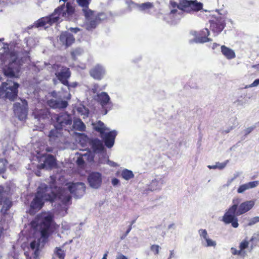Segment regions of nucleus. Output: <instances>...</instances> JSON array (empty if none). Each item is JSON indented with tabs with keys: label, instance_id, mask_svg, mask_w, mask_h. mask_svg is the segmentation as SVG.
I'll list each match as a JSON object with an SVG mask.
<instances>
[{
	"label": "nucleus",
	"instance_id": "1",
	"mask_svg": "<svg viewBox=\"0 0 259 259\" xmlns=\"http://www.w3.org/2000/svg\"><path fill=\"white\" fill-rule=\"evenodd\" d=\"M50 178L51 181L49 186L44 184L38 187L35 197L30 203L31 209L39 210L44 206L45 201L53 202L58 199L67 203L71 200V196L69 194L66 195L65 189L56 186L55 178L51 176Z\"/></svg>",
	"mask_w": 259,
	"mask_h": 259
},
{
	"label": "nucleus",
	"instance_id": "2",
	"mask_svg": "<svg viewBox=\"0 0 259 259\" xmlns=\"http://www.w3.org/2000/svg\"><path fill=\"white\" fill-rule=\"evenodd\" d=\"M75 9L70 2H67L66 5L63 4L56 8L54 12L49 16L44 17L34 23L36 27H44L47 24L52 25L53 24L58 22L60 19V16L64 18H69L74 13Z\"/></svg>",
	"mask_w": 259,
	"mask_h": 259
},
{
	"label": "nucleus",
	"instance_id": "3",
	"mask_svg": "<svg viewBox=\"0 0 259 259\" xmlns=\"http://www.w3.org/2000/svg\"><path fill=\"white\" fill-rule=\"evenodd\" d=\"M91 0H76L78 5L84 9L82 10L86 22V29L91 30L96 28L101 22L107 19V16L104 13H99L95 15V12L89 9Z\"/></svg>",
	"mask_w": 259,
	"mask_h": 259
},
{
	"label": "nucleus",
	"instance_id": "4",
	"mask_svg": "<svg viewBox=\"0 0 259 259\" xmlns=\"http://www.w3.org/2000/svg\"><path fill=\"white\" fill-rule=\"evenodd\" d=\"M54 118L56 120L55 129L51 130L49 137L51 141H55L61 135L58 130L64 129L69 132L72 124V119L70 115L66 112L55 114Z\"/></svg>",
	"mask_w": 259,
	"mask_h": 259
},
{
	"label": "nucleus",
	"instance_id": "5",
	"mask_svg": "<svg viewBox=\"0 0 259 259\" xmlns=\"http://www.w3.org/2000/svg\"><path fill=\"white\" fill-rule=\"evenodd\" d=\"M54 222L53 217L47 215L42 217L39 220L38 227L40 233L41 237L47 240L54 231Z\"/></svg>",
	"mask_w": 259,
	"mask_h": 259
},
{
	"label": "nucleus",
	"instance_id": "6",
	"mask_svg": "<svg viewBox=\"0 0 259 259\" xmlns=\"http://www.w3.org/2000/svg\"><path fill=\"white\" fill-rule=\"evenodd\" d=\"M19 84L11 80L3 82L0 86V98L4 96L5 98L14 100L18 96Z\"/></svg>",
	"mask_w": 259,
	"mask_h": 259
},
{
	"label": "nucleus",
	"instance_id": "7",
	"mask_svg": "<svg viewBox=\"0 0 259 259\" xmlns=\"http://www.w3.org/2000/svg\"><path fill=\"white\" fill-rule=\"evenodd\" d=\"M170 5L173 8H178L188 13L198 11L202 8V4L192 1L182 0L179 4L175 1H170Z\"/></svg>",
	"mask_w": 259,
	"mask_h": 259
},
{
	"label": "nucleus",
	"instance_id": "8",
	"mask_svg": "<svg viewBox=\"0 0 259 259\" xmlns=\"http://www.w3.org/2000/svg\"><path fill=\"white\" fill-rule=\"evenodd\" d=\"M52 69L56 71L55 75L60 82L63 85L68 84V79L71 77V72L70 69L60 64H54L52 66Z\"/></svg>",
	"mask_w": 259,
	"mask_h": 259
},
{
	"label": "nucleus",
	"instance_id": "9",
	"mask_svg": "<svg viewBox=\"0 0 259 259\" xmlns=\"http://www.w3.org/2000/svg\"><path fill=\"white\" fill-rule=\"evenodd\" d=\"M11 194L9 188L5 189L0 186V204L3 205L1 212L6 214L12 207L13 203L11 201Z\"/></svg>",
	"mask_w": 259,
	"mask_h": 259
},
{
	"label": "nucleus",
	"instance_id": "10",
	"mask_svg": "<svg viewBox=\"0 0 259 259\" xmlns=\"http://www.w3.org/2000/svg\"><path fill=\"white\" fill-rule=\"evenodd\" d=\"M238 207L237 204H233L229 207L227 212L223 217V221L226 224H231L234 228L238 227V219L236 217V210Z\"/></svg>",
	"mask_w": 259,
	"mask_h": 259
},
{
	"label": "nucleus",
	"instance_id": "11",
	"mask_svg": "<svg viewBox=\"0 0 259 259\" xmlns=\"http://www.w3.org/2000/svg\"><path fill=\"white\" fill-rule=\"evenodd\" d=\"M66 185L68 186L70 193L75 198H80L85 194L86 187L83 183L69 182L67 183Z\"/></svg>",
	"mask_w": 259,
	"mask_h": 259
},
{
	"label": "nucleus",
	"instance_id": "12",
	"mask_svg": "<svg viewBox=\"0 0 259 259\" xmlns=\"http://www.w3.org/2000/svg\"><path fill=\"white\" fill-rule=\"evenodd\" d=\"M210 29L217 34L221 32L226 26V21L222 17H214L209 21Z\"/></svg>",
	"mask_w": 259,
	"mask_h": 259
},
{
	"label": "nucleus",
	"instance_id": "13",
	"mask_svg": "<svg viewBox=\"0 0 259 259\" xmlns=\"http://www.w3.org/2000/svg\"><path fill=\"white\" fill-rule=\"evenodd\" d=\"M88 181L91 187L98 189L101 186L102 182L101 174L98 172H92L89 175Z\"/></svg>",
	"mask_w": 259,
	"mask_h": 259
},
{
	"label": "nucleus",
	"instance_id": "14",
	"mask_svg": "<svg viewBox=\"0 0 259 259\" xmlns=\"http://www.w3.org/2000/svg\"><path fill=\"white\" fill-rule=\"evenodd\" d=\"M90 75L96 80H101L105 74V70L100 64H97L92 67L90 71Z\"/></svg>",
	"mask_w": 259,
	"mask_h": 259
},
{
	"label": "nucleus",
	"instance_id": "15",
	"mask_svg": "<svg viewBox=\"0 0 259 259\" xmlns=\"http://www.w3.org/2000/svg\"><path fill=\"white\" fill-rule=\"evenodd\" d=\"M59 40L66 48L71 46L75 41V37L68 31L62 32L59 36Z\"/></svg>",
	"mask_w": 259,
	"mask_h": 259
},
{
	"label": "nucleus",
	"instance_id": "16",
	"mask_svg": "<svg viewBox=\"0 0 259 259\" xmlns=\"http://www.w3.org/2000/svg\"><path fill=\"white\" fill-rule=\"evenodd\" d=\"M14 112L15 115L20 120L26 119L27 115V108L22 105L20 103H15L14 104Z\"/></svg>",
	"mask_w": 259,
	"mask_h": 259
},
{
	"label": "nucleus",
	"instance_id": "17",
	"mask_svg": "<svg viewBox=\"0 0 259 259\" xmlns=\"http://www.w3.org/2000/svg\"><path fill=\"white\" fill-rule=\"evenodd\" d=\"M20 69V65L17 60L10 63L9 67L4 69V74L9 77H14L16 72H18Z\"/></svg>",
	"mask_w": 259,
	"mask_h": 259
},
{
	"label": "nucleus",
	"instance_id": "18",
	"mask_svg": "<svg viewBox=\"0 0 259 259\" xmlns=\"http://www.w3.org/2000/svg\"><path fill=\"white\" fill-rule=\"evenodd\" d=\"M116 135L117 132L115 131H112L106 134L104 133L103 137H101L103 139L106 147L111 148L113 146Z\"/></svg>",
	"mask_w": 259,
	"mask_h": 259
},
{
	"label": "nucleus",
	"instance_id": "19",
	"mask_svg": "<svg viewBox=\"0 0 259 259\" xmlns=\"http://www.w3.org/2000/svg\"><path fill=\"white\" fill-rule=\"evenodd\" d=\"M254 202L253 201L249 200L246 201L241 203L236 210V215H240L249 210H250L254 206Z\"/></svg>",
	"mask_w": 259,
	"mask_h": 259
},
{
	"label": "nucleus",
	"instance_id": "20",
	"mask_svg": "<svg viewBox=\"0 0 259 259\" xmlns=\"http://www.w3.org/2000/svg\"><path fill=\"white\" fill-rule=\"evenodd\" d=\"M32 114L35 118L40 120L41 119H48L50 115V112L49 110L47 108L41 109H35Z\"/></svg>",
	"mask_w": 259,
	"mask_h": 259
},
{
	"label": "nucleus",
	"instance_id": "21",
	"mask_svg": "<svg viewBox=\"0 0 259 259\" xmlns=\"http://www.w3.org/2000/svg\"><path fill=\"white\" fill-rule=\"evenodd\" d=\"M47 105L53 109H64L68 105V102L66 101H59L55 99H50L47 101Z\"/></svg>",
	"mask_w": 259,
	"mask_h": 259
},
{
	"label": "nucleus",
	"instance_id": "22",
	"mask_svg": "<svg viewBox=\"0 0 259 259\" xmlns=\"http://www.w3.org/2000/svg\"><path fill=\"white\" fill-rule=\"evenodd\" d=\"M56 165V159L54 156L51 154H48L46 157L43 163L40 165V167L41 168H50L55 167Z\"/></svg>",
	"mask_w": 259,
	"mask_h": 259
},
{
	"label": "nucleus",
	"instance_id": "23",
	"mask_svg": "<svg viewBox=\"0 0 259 259\" xmlns=\"http://www.w3.org/2000/svg\"><path fill=\"white\" fill-rule=\"evenodd\" d=\"M89 144L94 152H101L104 150L102 141L97 138L90 139Z\"/></svg>",
	"mask_w": 259,
	"mask_h": 259
},
{
	"label": "nucleus",
	"instance_id": "24",
	"mask_svg": "<svg viewBox=\"0 0 259 259\" xmlns=\"http://www.w3.org/2000/svg\"><path fill=\"white\" fill-rule=\"evenodd\" d=\"M40 238L37 239V241L34 240L30 244V248L34 251L32 255L33 259H39V256L40 254Z\"/></svg>",
	"mask_w": 259,
	"mask_h": 259
},
{
	"label": "nucleus",
	"instance_id": "25",
	"mask_svg": "<svg viewBox=\"0 0 259 259\" xmlns=\"http://www.w3.org/2000/svg\"><path fill=\"white\" fill-rule=\"evenodd\" d=\"M97 100L104 107L110 103V98L106 92H103L97 95Z\"/></svg>",
	"mask_w": 259,
	"mask_h": 259
},
{
	"label": "nucleus",
	"instance_id": "26",
	"mask_svg": "<svg viewBox=\"0 0 259 259\" xmlns=\"http://www.w3.org/2000/svg\"><path fill=\"white\" fill-rule=\"evenodd\" d=\"M209 35V31L206 28L202 29L199 32L197 36V39L199 42L203 43L212 40L211 39L208 37Z\"/></svg>",
	"mask_w": 259,
	"mask_h": 259
},
{
	"label": "nucleus",
	"instance_id": "27",
	"mask_svg": "<svg viewBox=\"0 0 259 259\" xmlns=\"http://www.w3.org/2000/svg\"><path fill=\"white\" fill-rule=\"evenodd\" d=\"M259 184L258 181L250 182L249 183L240 185L237 189L238 193H242L246 190L256 187Z\"/></svg>",
	"mask_w": 259,
	"mask_h": 259
},
{
	"label": "nucleus",
	"instance_id": "28",
	"mask_svg": "<svg viewBox=\"0 0 259 259\" xmlns=\"http://www.w3.org/2000/svg\"><path fill=\"white\" fill-rule=\"evenodd\" d=\"M116 176L120 177L126 181H128L134 177V174L133 171L126 168L123 169L121 171H117L116 173Z\"/></svg>",
	"mask_w": 259,
	"mask_h": 259
},
{
	"label": "nucleus",
	"instance_id": "29",
	"mask_svg": "<svg viewBox=\"0 0 259 259\" xmlns=\"http://www.w3.org/2000/svg\"><path fill=\"white\" fill-rule=\"evenodd\" d=\"M221 52L228 59H232L235 57V52L232 49L224 45L221 46Z\"/></svg>",
	"mask_w": 259,
	"mask_h": 259
},
{
	"label": "nucleus",
	"instance_id": "30",
	"mask_svg": "<svg viewBox=\"0 0 259 259\" xmlns=\"http://www.w3.org/2000/svg\"><path fill=\"white\" fill-rule=\"evenodd\" d=\"M94 129L99 133L101 137H103L106 131H109V129L105 126L104 123L101 120H99L96 123H93Z\"/></svg>",
	"mask_w": 259,
	"mask_h": 259
},
{
	"label": "nucleus",
	"instance_id": "31",
	"mask_svg": "<svg viewBox=\"0 0 259 259\" xmlns=\"http://www.w3.org/2000/svg\"><path fill=\"white\" fill-rule=\"evenodd\" d=\"M72 126L74 129L80 132H84L86 128L84 123L80 118L75 119L71 127ZM70 130H72V128H71Z\"/></svg>",
	"mask_w": 259,
	"mask_h": 259
},
{
	"label": "nucleus",
	"instance_id": "32",
	"mask_svg": "<svg viewBox=\"0 0 259 259\" xmlns=\"http://www.w3.org/2000/svg\"><path fill=\"white\" fill-rule=\"evenodd\" d=\"M54 252L56 255L59 259H64L65 257V252L60 247H57L55 249Z\"/></svg>",
	"mask_w": 259,
	"mask_h": 259
},
{
	"label": "nucleus",
	"instance_id": "33",
	"mask_svg": "<svg viewBox=\"0 0 259 259\" xmlns=\"http://www.w3.org/2000/svg\"><path fill=\"white\" fill-rule=\"evenodd\" d=\"M8 164V162L6 159H0V174L4 173L6 169Z\"/></svg>",
	"mask_w": 259,
	"mask_h": 259
},
{
	"label": "nucleus",
	"instance_id": "34",
	"mask_svg": "<svg viewBox=\"0 0 259 259\" xmlns=\"http://www.w3.org/2000/svg\"><path fill=\"white\" fill-rule=\"evenodd\" d=\"M82 50L79 48H75L72 50L70 54L72 58L75 60L76 57L81 55L82 53Z\"/></svg>",
	"mask_w": 259,
	"mask_h": 259
},
{
	"label": "nucleus",
	"instance_id": "35",
	"mask_svg": "<svg viewBox=\"0 0 259 259\" xmlns=\"http://www.w3.org/2000/svg\"><path fill=\"white\" fill-rule=\"evenodd\" d=\"M154 7L153 3L150 2H146L139 5V9L142 11L150 9Z\"/></svg>",
	"mask_w": 259,
	"mask_h": 259
},
{
	"label": "nucleus",
	"instance_id": "36",
	"mask_svg": "<svg viewBox=\"0 0 259 259\" xmlns=\"http://www.w3.org/2000/svg\"><path fill=\"white\" fill-rule=\"evenodd\" d=\"M160 246L158 245H152L150 246V250L154 254L157 255L159 253Z\"/></svg>",
	"mask_w": 259,
	"mask_h": 259
},
{
	"label": "nucleus",
	"instance_id": "37",
	"mask_svg": "<svg viewBox=\"0 0 259 259\" xmlns=\"http://www.w3.org/2000/svg\"><path fill=\"white\" fill-rule=\"evenodd\" d=\"M249 242L248 241L244 240L242 241L239 245V248L241 251L247 248L248 247Z\"/></svg>",
	"mask_w": 259,
	"mask_h": 259
},
{
	"label": "nucleus",
	"instance_id": "38",
	"mask_svg": "<svg viewBox=\"0 0 259 259\" xmlns=\"http://www.w3.org/2000/svg\"><path fill=\"white\" fill-rule=\"evenodd\" d=\"M158 182L157 180H155L152 181L150 184V187L151 191H154L159 188L158 186Z\"/></svg>",
	"mask_w": 259,
	"mask_h": 259
},
{
	"label": "nucleus",
	"instance_id": "39",
	"mask_svg": "<svg viewBox=\"0 0 259 259\" xmlns=\"http://www.w3.org/2000/svg\"><path fill=\"white\" fill-rule=\"evenodd\" d=\"M199 234L201 238H203L204 240L206 239L208 237L207 231L205 229H200L199 230Z\"/></svg>",
	"mask_w": 259,
	"mask_h": 259
},
{
	"label": "nucleus",
	"instance_id": "40",
	"mask_svg": "<svg viewBox=\"0 0 259 259\" xmlns=\"http://www.w3.org/2000/svg\"><path fill=\"white\" fill-rule=\"evenodd\" d=\"M258 222H259V217H255L249 220L248 225L252 226Z\"/></svg>",
	"mask_w": 259,
	"mask_h": 259
},
{
	"label": "nucleus",
	"instance_id": "41",
	"mask_svg": "<svg viewBox=\"0 0 259 259\" xmlns=\"http://www.w3.org/2000/svg\"><path fill=\"white\" fill-rule=\"evenodd\" d=\"M206 241L207 244L206 245V246L209 247V246H215L216 245V243L215 241L209 239L208 237L206 239H205Z\"/></svg>",
	"mask_w": 259,
	"mask_h": 259
},
{
	"label": "nucleus",
	"instance_id": "42",
	"mask_svg": "<svg viewBox=\"0 0 259 259\" xmlns=\"http://www.w3.org/2000/svg\"><path fill=\"white\" fill-rule=\"evenodd\" d=\"M76 163L78 166L83 165L84 163V161L82 158V155L79 156L76 160Z\"/></svg>",
	"mask_w": 259,
	"mask_h": 259
},
{
	"label": "nucleus",
	"instance_id": "43",
	"mask_svg": "<svg viewBox=\"0 0 259 259\" xmlns=\"http://www.w3.org/2000/svg\"><path fill=\"white\" fill-rule=\"evenodd\" d=\"M78 85V83L76 82H74L71 83H69L68 81V84H64V85H66L68 89L70 90L71 88H76Z\"/></svg>",
	"mask_w": 259,
	"mask_h": 259
},
{
	"label": "nucleus",
	"instance_id": "44",
	"mask_svg": "<svg viewBox=\"0 0 259 259\" xmlns=\"http://www.w3.org/2000/svg\"><path fill=\"white\" fill-rule=\"evenodd\" d=\"M231 251L233 255H240L241 253V251L240 249L237 250L235 248H234V247H232L231 248Z\"/></svg>",
	"mask_w": 259,
	"mask_h": 259
},
{
	"label": "nucleus",
	"instance_id": "45",
	"mask_svg": "<svg viewBox=\"0 0 259 259\" xmlns=\"http://www.w3.org/2000/svg\"><path fill=\"white\" fill-rule=\"evenodd\" d=\"M255 127L254 126H250L249 127L246 128L245 130V136L248 135L249 134H250L254 128Z\"/></svg>",
	"mask_w": 259,
	"mask_h": 259
},
{
	"label": "nucleus",
	"instance_id": "46",
	"mask_svg": "<svg viewBox=\"0 0 259 259\" xmlns=\"http://www.w3.org/2000/svg\"><path fill=\"white\" fill-rule=\"evenodd\" d=\"M132 227H131V225H130L128 226V228L127 229V230H126V231L125 232V234L122 236L120 238L121 239H123L125 238V237L128 235V234L130 232L131 230H132Z\"/></svg>",
	"mask_w": 259,
	"mask_h": 259
},
{
	"label": "nucleus",
	"instance_id": "47",
	"mask_svg": "<svg viewBox=\"0 0 259 259\" xmlns=\"http://www.w3.org/2000/svg\"><path fill=\"white\" fill-rule=\"evenodd\" d=\"M217 168H219V169H223L226 165V163H219L218 162L216 163Z\"/></svg>",
	"mask_w": 259,
	"mask_h": 259
},
{
	"label": "nucleus",
	"instance_id": "48",
	"mask_svg": "<svg viewBox=\"0 0 259 259\" xmlns=\"http://www.w3.org/2000/svg\"><path fill=\"white\" fill-rule=\"evenodd\" d=\"M69 30H70V31L71 32H73L74 33H76L81 30L78 27H75V28L71 27L69 28Z\"/></svg>",
	"mask_w": 259,
	"mask_h": 259
},
{
	"label": "nucleus",
	"instance_id": "49",
	"mask_svg": "<svg viewBox=\"0 0 259 259\" xmlns=\"http://www.w3.org/2000/svg\"><path fill=\"white\" fill-rule=\"evenodd\" d=\"M119 183V181L117 178H114L112 180V184L113 186H116Z\"/></svg>",
	"mask_w": 259,
	"mask_h": 259
},
{
	"label": "nucleus",
	"instance_id": "50",
	"mask_svg": "<svg viewBox=\"0 0 259 259\" xmlns=\"http://www.w3.org/2000/svg\"><path fill=\"white\" fill-rule=\"evenodd\" d=\"M259 84V79H255L251 84L252 87H255Z\"/></svg>",
	"mask_w": 259,
	"mask_h": 259
},
{
	"label": "nucleus",
	"instance_id": "51",
	"mask_svg": "<svg viewBox=\"0 0 259 259\" xmlns=\"http://www.w3.org/2000/svg\"><path fill=\"white\" fill-rule=\"evenodd\" d=\"M116 259H127V258L125 255L120 254L117 256Z\"/></svg>",
	"mask_w": 259,
	"mask_h": 259
},
{
	"label": "nucleus",
	"instance_id": "52",
	"mask_svg": "<svg viewBox=\"0 0 259 259\" xmlns=\"http://www.w3.org/2000/svg\"><path fill=\"white\" fill-rule=\"evenodd\" d=\"M108 163L112 166L115 167L117 165V164L113 161H108Z\"/></svg>",
	"mask_w": 259,
	"mask_h": 259
},
{
	"label": "nucleus",
	"instance_id": "53",
	"mask_svg": "<svg viewBox=\"0 0 259 259\" xmlns=\"http://www.w3.org/2000/svg\"><path fill=\"white\" fill-rule=\"evenodd\" d=\"M257 240V241L258 240L257 236V237H255V236H252V237L250 238V242H253V241H254V240Z\"/></svg>",
	"mask_w": 259,
	"mask_h": 259
},
{
	"label": "nucleus",
	"instance_id": "54",
	"mask_svg": "<svg viewBox=\"0 0 259 259\" xmlns=\"http://www.w3.org/2000/svg\"><path fill=\"white\" fill-rule=\"evenodd\" d=\"M24 254L26 257V259H32L31 257L29 256V253L28 252H25Z\"/></svg>",
	"mask_w": 259,
	"mask_h": 259
},
{
	"label": "nucleus",
	"instance_id": "55",
	"mask_svg": "<svg viewBox=\"0 0 259 259\" xmlns=\"http://www.w3.org/2000/svg\"><path fill=\"white\" fill-rule=\"evenodd\" d=\"M177 9H172L170 11V14H175L177 12Z\"/></svg>",
	"mask_w": 259,
	"mask_h": 259
},
{
	"label": "nucleus",
	"instance_id": "56",
	"mask_svg": "<svg viewBox=\"0 0 259 259\" xmlns=\"http://www.w3.org/2000/svg\"><path fill=\"white\" fill-rule=\"evenodd\" d=\"M4 54H2V55H1L0 59H1V61H2L3 62L5 63V59H4Z\"/></svg>",
	"mask_w": 259,
	"mask_h": 259
},
{
	"label": "nucleus",
	"instance_id": "57",
	"mask_svg": "<svg viewBox=\"0 0 259 259\" xmlns=\"http://www.w3.org/2000/svg\"><path fill=\"white\" fill-rule=\"evenodd\" d=\"M208 167L210 169H211V168H212V169H216V168H217V164H215V165H211V166L209 165Z\"/></svg>",
	"mask_w": 259,
	"mask_h": 259
},
{
	"label": "nucleus",
	"instance_id": "58",
	"mask_svg": "<svg viewBox=\"0 0 259 259\" xmlns=\"http://www.w3.org/2000/svg\"><path fill=\"white\" fill-rule=\"evenodd\" d=\"M174 257V250H171L170 252L169 258Z\"/></svg>",
	"mask_w": 259,
	"mask_h": 259
},
{
	"label": "nucleus",
	"instance_id": "59",
	"mask_svg": "<svg viewBox=\"0 0 259 259\" xmlns=\"http://www.w3.org/2000/svg\"><path fill=\"white\" fill-rule=\"evenodd\" d=\"M108 252L107 251V252L105 253L104 254V256H103V258L102 259H107V255H108Z\"/></svg>",
	"mask_w": 259,
	"mask_h": 259
},
{
	"label": "nucleus",
	"instance_id": "60",
	"mask_svg": "<svg viewBox=\"0 0 259 259\" xmlns=\"http://www.w3.org/2000/svg\"><path fill=\"white\" fill-rule=\"evenodd\" d=\"M219 46V45H218V44H216V43H214V44H213V45H212V48L213 49H215L217 46Z\"/></svg>",
	"mask_w": 259,
	"mask_h": 259
},
{
	"label": "nucleus",
	"instance_id": "61",
	"mask_svg": "<svg viewBox=\"0 0 259 259\" xmlns=\"http://www.w3.org/2000/svg\"><path fill=\"white\" fill-rule=\"evenodd\" d=\"M136 220H133L130 224V225H131V227H132V225L135 223Z\"/></svg>",
	"mask_w": 259,
	"mask_h": 259
},
{
	"label": "nucleus",
	"instance_id": "62",
	"mask_svg": "<svg viewBox=\"0 0 259 259\" xmlns=\"http://www.w3.org/2000/svg\"><path fill=\"white\" fill-rule=\"evenodd\" d=\"M229 132H230V130H228L225 131V132L226 133H228Z\"/></svg>",
	"mask_w": 259,
	"mask_h": 259
},
{
	"label": "nucleus",
	"instance_id": "63",
	"mask_svg": "<svg viewBox=\"0 0 259 259\" xmlns=\"http://www.w3.org/2000/svg\"><path fill=\"white\" fill-rule=\"evenodd\" d=\"M61 1H63L64 2H66L67 1V0H60V2H61Z\"/></svg>",
	"mask_w": 259,
	"mask_h": 259
},
{
	"label": "nucleus",
	"instance_id": "64",
	"mask_svg": "<svg viewBox=\"0 0 259 259\" xmlns=\"http://www.w3.org/2000/svg\"><path fill=\"white\" fill-rule=\"evenodd\" d=\"M107 113V110H106L105 114H106Z\"/></svg>",
	"mask_w": 259,
	"mask_h": 259
}]
</instances>
